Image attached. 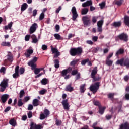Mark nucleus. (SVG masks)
Here are the masks:
<instances>
[{"instance_id":"1","label":"nucleus","mask_w":129,"mask_h":129,"mask_svg":"<svg viewBox=\"0 0 129 129\" xmlns=\"http://www.w3.org/2000/svg\"><path fill=\"white\" fill-rule=\"evenodd\" d=\"M83 53V50L82 47H79L78 48H71L70 50V54L71 56H81V54Z\"/></svg>"},{"instance_id":"2","label":"nucleus","mask_w":129,"mask_h":129,"mask_svg":"<svg viewBox=\"0 0 129 129\" xmlns=\"http://www.w3.org/2000/svg\"><path fill=\"white\" fill-rule=\"evenodd\" d=\"M116 65H120V66H125L127 68L129 67V58L127 57L124 59V58H122L118 59L116 62Z\"/></svg>"},{"instance_id":"3","label":"nucleus","mask_w":129,"mask_h":129,"mask_svg":"<svg viewBox=\"0 0 129 129\" xmlns=\"http://www.w3.org/2000/svg\"><path fill=\"white\" fill-rule=\"evenodd\" d=\"M100 84V82H97L95 83L94 84L90 86V90L93 92V94H95V93L97 92L98 89H99Z\"/></svg>"},{"instance_id":"4","label":"nucleus","mask_w":129,"mask_h":129,"mask_svg":"<svg viewBox=\"0 0 129 129\" xmlns=\"http://www.w3.org/2000/svg\"><path fill=\"white\" fill-rule=\"evenodd\" d=\"M38 61V57L35 56L28 63V66H31V70H34L37 68V64L35 63Z\"/></svg>"},{"instance_id":"5","label":"nucleus","mask_w":129,"mask_h":129,"mask_svg":"<svg viewBox=\"0 0 129 129\" xmlns=\"http://www.w3.org/2000/svg\"><path fill=\"white\" fill-rule=\"evenodd\" d=\"M49 115H50V111L48 110V109H45L43 112H41V113L40 114V119L43 120L47 117H49Z\"/></svg>"},{"instance_id":"6","label":"nucleus","mask_w":129,"mask_h":129,"mask_svg":"<svg viewBox=\"0 0 129 129\" xmlns=\"http://www.w3.org/2000/svg\"><path fill=\"white\" fill-rule=\"evenodd\" d=\"M117 38H118L120 41H123L124 42H127V41H128V35H127L126 33H121L117 36Z\"/></svg>"},{"instance_id":"7","label":"nucleus","mask_w":129,"mask_h":129,"mask_svg":"<svg viewBox=\"0 0 129 129\" xmlns=\"http://www.w3.org/2000/svg\"><path fill=\"white\" fill-rule=\"evenodd\" d=\"M71 12L73 15L72 20L73 21H75L78 17V14H77V11L76 10V8L75 6L72 8Z\"/></svg>"},{"instance_id":"8","label":"nucleus","mask_w":129,"mask_h":129,"mask_svg":"<svg viewBox=\"0 0 129 129\" xmlns=\"http://www.w3.org/2000/svg\"><path fill=\"white\" fill-rule=\"evenodd\" d=\"M61 104L63 105V108L65 109V110H69L70 105H69V103H68V99L63 100Z\"/></svg>"},{"instance_id":"9","label":"nucleus","mask_w":129,"mask_h":129,"mask_svg":"<svg viewBox=\"0 0 129 129\" xmlns=\"http://www.w3.org/2000/svg\"><path fill=\"white\" fill-rule=\"evenodd\" d=\"M103 25V20H100L97 22V32L102 33V25Z\"/></svg>"},{"instance_id":"10","label":"nucleus","mask_w":129,"mask_h":129,"mask_svg":"<svg viewBox=\"0 0 129 129\" xmlns=\"http://www.w3.org/2000/svg\"><path fill=\"white\" fill-rule=\"evenodd\" d=\"M82 21L85 26H88V25H90V20L88 18L87 16H84L82 17Z\"/></svg>"},{"instance_id":"11","label":"nucleus","mask_w":129,"mask_h":129,"mask_svg":"<svg viewBox=\"0 0 129 129\" xmlns=\"http://www.w3.org/2000/svg\"><path fill=\"white\" fill-rule=\"evenodd\" d=\"M71 71H72V68H69L68 69L62 70L60 72L61 76H62V77H65V76L67 75V74L71 72Z\"/></svg>"},{"instance_id":"12","label":"nucleus","mask_w":129,"mask_h":129,"mask_svg":"<svg viewBox=\"0 0 129 129\" xmlns=\"http://www.w3.org/2000/svg\"><path fill=\"white\" fill-rule=\"evenodd\" d=\"M37 23H34L30 27L29 29L30 34H33L36 32V30H37Z\"/></svg>"},{"instance_id":"13","label":"nucleus","mask_w":129,"mask_h":129,"mask_svg":"<svg viewBox=\"0 0 129 129\" xmlns=\"http://www.w3.org/2000/svg\"><path fill=\"white\" fill-rule=\"evenodd\" d=\"M9 99V95L7 94H5L2 95L1 100L2 102V103H6L7 102V101Z\"/></svg>"},{"instance_id":"14","label":"nucleus","mask_w":129,"mask_h":129,"mask_svg":"<svg viewBox=\"0 0 129 129\" xmlns=\"http://www.w3.org/2000/svg\"><path fill=\"white\" fill-rule=\"evenodd\" d=\"M74 90V88L72 87V84L70 83L67 85L65 88V91H68V92H72Z\"/></svg>"},{"instance_id":"15","label":"nucleus","mask_w":129,"mask_h":129,"mask_svg":"<svg viewBox=\"0 0 129 129\" xmlns=\"http://www.w3.org/2000/svg\"><path fill=\"white\" fill-rule=\"evenodd\" d=\"M34 53V50L32 49H29L27 50V52L24 53L25 56L26 58H30L31 57V54Z\"/></svg>"},{"instance_id":"16","label":"nucleus","mask_w":129,"mask_h":129,"mask_svg":"<svg viewBox=\"0 0 129 129\" xmlns=\"http://www.w3.org/2000/svg\"><path fill=\"white\" fill-rule=\"evenodd\" d=\"M97 71H98V70H97V67H94L92 70L91 73V78H93L95 77V75L97 74Z\"/></svg>"},{"instance_id":"17","label":"nucleus","mask_w":129,"mask_h":129,"mask_svg":"<svg viewBox=\"0 0 129 129\" xmlns=\"http://www.w3.org/2000/svg\"><path fill=\"white\" fill-rule=\"evenodd\" d=\"M8 82H9V79H4L0 84L1 87H8Z\"/></svg>"},{"instance_id":"18","label":"nucleus","mask_w":129,"mask_h":129,"mask_svg":"<svg viewBox=\"0 0 129 129\" xmlns=\"http://www.w3.org/2000/svg\"><path fill=\"white\" fill-rule=\"evenodd\" d=\"M92 5V1L91 0L87 1L86 2H85L82 4V7L83 8H86V7H89V6H91Z\"/></svg>"},{"instance_id":"19","label":"nucleus","mask_w":129,"mask_h":129,"mask_svg":"<svg viewBox=\"0 0 129 129\" xmlns=\"http://www.w3.org/2000/svg\"><path fill=\"white\" fill-rule=\"evenodd\" d=\"M112 26L114 28H119V27H121V21L114 22L112 24Z\"/></svg>"},{"instance_id":"20","label":"nucleus","mask_w":129,"mask_h":129,"mask_svg":"<svg viewBox=\"0 0 129 129\" xmlns=\"http://www.w3.org/2000/svg\"><path fill=\"white\" fill-rule=\"evenodd\" d=\"M31 39H32V43H33L34 44H37L38 42H39V40H38V38H37V36L35 35V34H32L31 36Z\"/></svg>"},{"instance_id":"21","label":"nucleus","mask_w":129,"mask_h":129,"mask_svg":"<svg viewBox=\"0 0 129 129\" xmlns=\"http://www.w3.org/2000/svg\"><path fill=\"white\" fill-rule=\"evenodd\" d=\"M124 24L129 27V16L125 15L124 17Z\"/></svg>"},{"instance_id":"22","label":"nucleus","mask_w":129,"mask_h":129,"mask_svg":"<svg viewBox=\"0 0 129 129\" xmlns=\"http://www.w3.org/2000/svg\"><path fill=\"white\" fill-rule=\"evenodd\" d=\"M124 0H114L113 4L114 5H116L118 7H120L122 3H123Z\"/></svg>"},{"instance_id":"23","label":"nucleus","mask_w":129,"mask_h":129,"mask_svg":"<svg viewBox=\"0 0 129 129\" xmlns=\"http://www.w3.org/2000/svg\"><path fill=\"white\" fill-rule=\"evenodd\" d=\"M85 86H86V84H82L80 86V91L81 93H84V92H85V91L86 90Z\"/></svg>"},{"instance_id":"24","label":"nucleus","mask_w":129,"mask_h":129,"mask_svg":"<svg viewBox=\"0 0 129 129\" xmlns=\"http://www.w3.org/2000/svg\"><path fill=\"white\" fill-rule=\"evenodd\" d=\"M124 49L120 48L116 53L115 56H116V57H118L119 55H122V54H124Z\"/></svg>"},{"instance_id":"25","label":"nucleus","mask_w":129,"mask_h":129,"mask_svg":"<svg viewBox=\"0 0 129 129\" xmlns=\"http://www.w3.org/2000/svg\"><path fill=\"white\" fill-rule=\"evenodd\" d=\"M99 113H100V114L102 115V114L104 113V111H105V109H106V107H101L100 106H99Z\"/></svg>"},{"instance_id":"26","label":"nucleus","mask_w":129,"mask_h":129,"mask_svg":"<svg viewBox=\"0 0 129 129\" xmlns=\"http://www.w3.org/2000/svg\"><path fill=\"white\" fill-rule=\"evenodd\" d=\"M7 60H9L10 63L13 62V54L11 52H9L7 55Z\"/></svg>"},{"instance_id":"27","label":"nucleus","mask_w":129,"mask_h":129,"mask_svg":"<svg viewBox=\"0 0 129 129\" xmlns=\"http://www.w3.org/2000/svg\"><path fill=\"white\" fill-rule=\"evenodd\" d=\"M9 123L11 125H12V126H15L17 125V121L13 118L9 121Z\"/></svg>"},{"instance_id":"28","label":"nucleus","mask_w":129,"mask_h":129,"mask_svg":"<svg viewBox=\"0 0 129 129\" xmlns=\"http://www.w3.org/2000/svg\"><path fill=\"white\" fill-rule=\"evenodd\" d=\"M59 59H55L54 60V67L55 68H59L60 67V64H59Z\"/></svg>"},{"instance_id":"29","label":"nucleus","mask_w":129,"mask_h":129,"mask_svg":"<svg viewBox=\"0 0 129 129\" xmlns=\"http://www.w3.org/2000/svg\"><path fill=\"white\" fill-rule=\"evenodd\" d=\"M27 8H28V4H27V3H24L21 6V12H24V11L26 10Z\"/></svg>"},{"instance_id":"30","label":"nucleus","mask_w":129,"mask_h":129,"mask_svg":"<svg viewBox=\"0 0 129 129\" xmlns=\"http://www.w3.org/2000/svg\"><path fill=\"white\" fill-rule=\"evenodd\" d=\"M1 46L3 47H10L11 46V43L9 42L3 41L1 43Z\"/></svg>"},{"instance_id":"31","label":"nucleus","mask_w":129,"mask_h":129,"mask_svg":"<svg viewBox=\"0 0 129 129\" xmlns=\"http://www.w3.org/2000/svg\"><path fill=\"white\" fill-rule=\"evenodd\" d=\"M12 26H13V22H11L8 25L5 26V30H11L12 29Z\"/></svg>"},{"instance_id":"32","label":"nucleus","mask_w":129,"mask_h":129,"mask_svg":"<svg viewBox=\"0 0 129 129\" xmlns=\"http://www.w3.org/2000/svg\"><path fill=\"white\" fill-rule=\"evenodd\" d=\"M114 95H115V93H109L108 94V98H109L111 100L113 101L114 98Z\"/></svg>"},{"instance_id":"33","label":"nucleus","mask_w":129,"mask_h":129,"mask_svg":"<svg viewBox=\"0 0 129 129\" xmlns=\"http://www.w3.org/2000/svg\"><path fill=\"white\" fill-rule=\"evenodd\" d=\"M33 106H38L39 104V100L37 99H34L32 102Z\"/></svg>"},{"instance_id":"34","label":"nucleus","mask_w":129,"mask_h":129,"mask_svg":"<svg viewBox=\"0 0 129 129\" xmlns=\"http://www.w3.org/2000/svg\"><path fill=\"white\" fill-rule=\"evenodd\" d=\"M79 62V59H75L73 60L71 62L70 65L71 66H75L77 63Z\"/></svg>"},{"instance_id":"35","label":"nucleus","mask_w":129,"mask_h":129,"mask_svg":"<svg viewBox=\"0 0 129 129\" xmlns=\"http://www.w3.org/2000/svg\"><path fill=\"white\" fill-rule=\"evenodd\" d=\"M88 13V8H84L82 9L81 15H86Z\"/></svg>"},{"instance_id":"36","label":"nucleus","mask_w":129,"mask_h":129,"mask_svg":"<svg viewBox=\"0 0 129 129\" xmlns=\"http://www.w3.org/2000/svg\"><path fill=\"white\" fill-rule=\"evenodd\" d=\"M41 83L42 85H46L48 83V80L46 78L43 79L41 81Z\"/></svg>"},{"instance_id":"37","label":"nucleus","mask_w":129,"mask_h":129,"mask_svg":"<svg viewBox=\"0 0 129 129\" xmlns=\"http://www.w3.org/2000/svg\"><path fill=\"white\" fill-rule=\"evenodd\" d=\"M112 63H113V61L112 60H110L109 59L106 60V64L108 66H111V65H112Z\"/></svg>"},{"instance_id":"38","label":"nucleus","mask_w":129,"mask_h":129,"mask_svg":"<svg viewBox=\"0 0 129 129\" xmlns=\"http://www.w3.org/2000/svg\"><path fill=\"white\" fill-rule=\"evenodd\" d=\"M121 108H122V105H119L117 107H116L115 108V110H116V109H118V112H122V109H121Z\"/></svg>"},{"instance_id":"39","label":"nucleus","mask_w":129,"mask_h":129,"mask_svg":"<svg viewBox=\"0 0 129 129\" xmlns=\"http://www.w3.org/2000/svg\"><path fill=\"white\" fill-rule=\"evenodd\" d=\"M54 37L56 39V40H61V35H60L58 33H55L54 34Z\"/></svg>"},{"instance_id":"40","label":"nucleus","mask_w":129,"mask_h":129,"mask_svg":"<svg viewBox=\"0 0 129 129\" xmlns=\"http://www.w3.org/2000/svg\"><path fill=\"white\" fill-rule=\"evenodd\" d=\"M24 95H25V91L24 90H22L19 93L20 98H23L24 97Z\"/></svg>"},{"instance_id":"41","label":"nucleus","mask_w":129,"mask_h":129,"mask_svg":"<svg viewBox=\"0 0 129 129\" xmlns=\"http://www.w3.org/2000/svg\"><path fill=\"white\" fill-rule=\"evenodd\" d=\"M22 99H19L18 101V106L21 107V106H23L24 103L22 101Z\"/></svg>"},{"instance_id":"42","label":"nucleus","mask_w":129,"mask_h":129,"mask_svg":"<svg viewBox=\"0 0 129 129\" xmlns=\"http://www.w3.org/2000/svg\"><path fill=\"white\" fill-rule=\"evenodd\" d=\"M92 79L94 82L96 81H99L100 79H101V77L98 76V77H94V78H92Z\"/></svg>"},{"instance_id":"43","label":"nucleus","mask_w":129,"mask_h":129,"mask_svg":"<svg viewBox=\"0 0 129 129\" xmlns=\"http://www.w3.org/2000/svg\"><path fill=\"white\" fill-rule=\"evenodd\" d=\"M55 124L59 126V125H61L62 124V121L58 120V119H56L55 120Z\"/></svg>"},{"instance_id":"44","label":"nucleus","mask_w":129,"mask_h":129,"mask_svg":"<svg viewBox=\"0 0 129 129\" xmlns=\"http://www.w3.org/2000/svg\"><path fill=\"white\" fill-rule=\"evenodd\" d=\"M33 70H34V72L35 75L39 74L40 72H41L39 68H35V69H33Z\"/></svg>"},{"instance_id":"45","label":"nucleus","mask_w":129,"mask_h":129,"mask_svg":"<svg viewBox=\"0 0 129 129\" xmlns=\"http://www.w3.org/2000/svg\"><path fill=\"white\" fill-rule=\"evenodd\" d=\"M45 93H47V90L45 89L39 91V94H40V95H44V94H45Z\"/></svg>"},{"instance_id":"46","label":"nucleus","mask_w":129,"mask_h":129,"mask_svg":"<svg viewBox=\"0 0 129 129\" xmlns=\"http://www.w3.org/2000/svg\"><path fill=\"white\" fill-rule=\"evenodd\" d=\"M51 48V52L52 54H55L56 52L58 51V49L55 48H53V46H50Z\"/></svg>"},{"instance_id":"47","label":"nucleus","mask_w":129,"mask_h":129,"mask_svg":"<svg viewBox=\"0 0 129 129\" xmlns=\"http://www.w3.org/2000/svg\"><path fill=\"white\" fill-rule=\"evenodd\" d=\"M89 62V59H84L82 60L81 61V65H85L86 63H88Z\"/></svg>"},{"instance_id":"48","label":"nucleus","mask_w":129,"mask_h":129,"mask_svg":"<svg viewBox=\"0 0 129 129\" xmlns=\"http://www.w3.org/2000/svg\"><path fill=\"white\" fill-rule=\"evenodd\" d=\"M7 70V68L5 67H2L0 69V73H6V71Z\"/></svg>"},{"instance_id":"49","label":"nucleus","mask_w":129,"mask_h":129,"mask_svg":"<svg viewBox=\"0 0 129 129\" xmlns=\"http://www.w3.org/2000/svg\"><path fill=\"white\" fill-rule=\"evenodd\" d=\"M78 70H73L72 71L71 75H73V76H74L75 75H76V74H78Z\"/></svg>"},{"instance_id":"50","label":"nucleus","mask_w":129,"mask_h":129,"mask_svg":"<svg viewBox=\"0 0 129 129\" xmlns=\"http://www.w3.org/2000/svg\"><path fill=\"white\" fill-rule=\"evenodd\" d=\"M13 78L17 79L18 77H20V75L18 73H15L12 75Z\"/></svg>"},{"instance_id":"51","label":"nucleus","mask_w":129,"mask_h":129,"mask_svg":"<svg viewBox=\"0 0 129 129\" xmlns=\"http://www.w3.org/2000/svg\"><path fill=\"white\" fill-rule=\"evenodd\" d=\"M93 104L94 105H96V106H98V107L100 106V102H99L98 101H94Z\"/></svg>"},{"instance_id":"52","label":"nucleus","mask_w":129,"mask_h":129,"mask_svg":"<svg viewBox=\"0 0 129 129\" xmlns=\"http://www.w3.org/2000/svg\"><path fill=\"white\" fill-rule=\"evenodd\" d=\"M45 18V14L44 13H41L40 16H39V20L42 21V20H43Z\"/></svg>"},{"instance_id":"53","label":"nucleus","mask_w":129,"mask_h":129,"mask_svg":"<svg viewBox=\"0 0 129 129\" xmlns=\"http://www.w3.org/2000/svg\"><path fill=\"white\" fill-rule=\"evenodd\" d=\"M98 18L97 17H95V16H93L92 17V22L94 23V24H95V23H96V22H97V19Z\"/></svg>"},{"instance_id":"54","label":"nucleus","mask_w":129,"mask_h":129,"mask_svg":"<svg viewBox=\"0 0 129 129\" xmlns=\"http://www.w3.org/2000/svg\"><path fill=\"white\" fill-rule=\"evenodd\" d=\"M25 72V69L23 67H21L19 69V73L20 74H24Z\"/></svg>"},{"instance_id":"55","label":"nucleus","mask_w":129,"mask_h":129,"mask_svg":"<svg viewBox=\"0 0 129 129\" xmlns=\"http://www.w3.org/2000/svg\"><path fill=\"white\" fill-rule=\"evenodd\" d=\"M105 5H106V4H105V2H103L99 4V6H100L101 9H103L105 7Z\"/></svg>"},{"instance_id":"56","label":"nucleus","mask_w":129,"mask_h":129,"mask_svg":"<svg viewBox=\"0 0 129 129\" xmlns=\"http://www.w3.org/2000/svg\"><path fill=\"white\" fill-rule=\"evenodd\" d=\"M31 98H30V97L29 96H26L24 97L23 101L24 102H28V101H29V100H30Z\"/></svg>"},{"instance_id":"57","label":"nucleus","mask_w":129,"mask_h":129,"mask_svg":"<svg viewBox=\"0 0 129 129\" xmlns=\"http://www.w3.org/2000/svg\"><path fill=\"white\" fill-rule=\"evenodd\" d=\"M30 38H31L30 35H26L25 37V40L26 41H30Z\"/></svg>"},{"instance_id":"58","label":"nucleus","mask_w":129,"mask_h":129,"mask_svg":"<svg viewBox=\"0 0 129 129\" xmlns=\"http://www.w3.org/2000/svg\"><path fill=\"white\" fill-rule=\"evenodd\" d=\"M20 69V67L19 66H16L15 68V73H19V70Z\"/></svg>"},{"instance_id":"59","label":"nucleus","mask_w":129,"mask_h":129,"mask_svg":"<svg viewBox=\"0 0 129 129\" xmlns=\"http://www.w3.org/2000/svg\"><path fill=\"white\" fill-rule=\"evenodd\" d=\"M60 56V52L57 51L54 53V58H58Z\"/></svg>"},{"instance_id":"60","label":"nucleus","mask_w":129,"mask_h":129,"mask_svg":"<svg viewBox=\"0 0 129 129\" xmlns=\"http://www.w3.org/2000/svg\"><path fill=\"white\" fill-rule=\"evenodd\" d=\"M55 30L56 32H58L60 31V26L59 25H55Z\"/></svg>"},{"instance_id":"61","label":"nucleus","mask_w":129,"mask_h":129,"mask_svg":"<svg viewBox=\"0 0 129 129\" xmlns=\"http://www.w3.org/2000/svg\"><path fill=\"white\" fill-rule=\"evenodd\" d=\"M42 49L43 51H46L47 49H48V46L46 45H42Z\"/></svg>"},{"instance_id":"62","label":"nucleus","mask_w":129,"mask_h":129,"mask_svg":"<svg viewBox=\"0 0 129 129\" xmlns=\"http://www.w3.org/2000/svg\"><path fill=\"white\" fill-rule=\"evenodd\" d=\"M11 107L10 106H8L5 108L4 110V112H8V111H10L11 110Z\"/></svg>"},{"instance_id":"63","label":"nucleus","mask_w":129,"mask_h":129,"mask_svg":"<svg viewBox=\"0 0 129 129\" xmlns=\"http://www.w3.org/2000/svg\"><path fill=\"white\" fill-rule=\"evenodd\" d=\"M27 115H28V118H31L32 117V116H33L32 112L31 111H29Z\"/></svg>"},{"instance_id":"64","label":"nucleus","mask_w":129,"mask_h":129,"mask_svg":"<svg viewBox=\"0 0 129 129\" xmlns=\"http://www.w3.org/2000/svg\"><path fill=\"white\" fill-rule=\"evenodd\" d=\"M33 108L34 107H33V105H29L28 107V110H33Z\"/></svg>"}]
</instances>
